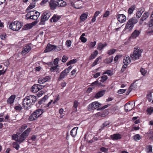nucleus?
Listing matches in <instances>:
<instances>
[{
  "mask_svg": "<svg viewBox=\"0 0 153 153\" xmlns=\"http://www.w3.org/2000/svg\"><path fill=\"white\" fill-rule=\"evenodd\" d=\"M22 23L18 21H14L11 22L9 25V28L13 31L19 30L22 27Z\"/></svg>",
  "mask_w": 153,
  "mask_h": 153,
  "instance_id": "obj_3",
  "label": "nucleus"
},
{
  "mask_svg": "<svg viewBox=\"0 0 153 153\" xmlns=\"http://www.w3.org/2000/svg\"><path fill=\"white\" fill-rule=\"evenodd\" d=\"M110 124V123L108 121H106L101 126V128L99 129V130L102 131L103 130L104 128L109 126Z\"/></svg>",
  "mask_w": 153,
  "mask_h": 153,
  "instance_id": "obj_33",
  "label": "nucleus"
},
{
  "mask_svg": "<svg viewBox=\"0 0 153 153\" xmlns=\"http://www.w3.org/2000/svg\"><path fill=\"white\" fill-rule=\"evenodd\" d=\"M79 104V103L77 101L75 100L74 102L73 107V112H76L77 111V108Z\"/></svg>",
  "mask_w": 153,
  "mask_h": 153,
  "instance_id": "obj_30",
  "label": "nucleus"
},
{
  "mask_svg": "<svg viewBox=\"0 0 153 153\" xmlns=\"http://www.w3.org/2000/svg\"><path fill=\"white\" fill-rule=\"evenodd\" d=\"M78 127H76L74 128L71 131L70 134L73 137H74L76 135L77 133V131Z\"/></svg>",
  "mask_w": 153,
  "mask_h": 153,
  "instance_id": "obj_24",
  "label": "nucleus"
},
{
  "mask_svg": "<svg viewBox=\"0 0 153 153\" xmlns=\"http://www.w3.org/2000/svg\"><path fill=\"white\" fill-rule=\"evenodd\" d=\"M27 127V126L26 124L23 125L21 126V127L19 129L20 130L22 131L26 128Z\"/></svg>",
  "mask_w": 153,
  "mask_h": 153,
  "instance_id": "obj_58",
  "label": "nucleus"
},
{
  "mask_svg": "<svg viewBox=\"0 0 153 153\" xmlns=\"http://www.w3.org/2000/svg\"><path fill=\"white\" fill-rule=\"evenodd\" d=\"M82 4L81 2H79L78 1H71V5L73 7L76 9H80L82 7L81 6Z\"/></svg>",
  "mask_w": 153,
  "mask_h": 153,
  "instance_id": "obj_8",
  "label": "nucleus"
},
{
  "mask_svg": "<svg viewBox=\"0 0 153 153\" xmlns=\"http://www.w3.org/2000/svg\"><path fill=\"white\" fill-rule=\"evenodd\" d=\"M143 51V50L140 49L139 48L135 47L133 53L130 55L131 58L134 60L139 59Z\"/></svg>",
  "mask_w": 153,
  "mask_h": 153,
  "instance_id": "obj_2",
  "label": "nucleus"
},
{
  "mask_svg": "<svg viewBox=\"0 0 153 153\" xmlns=\"http://www.w3.org/2000/svg\"><path fill=\"white\" fill-rule=\"evenodd\" d=\"M107 74L109 76H111L113 74L112 71L111 70H106L103 73V74Z\"/></svg>",
  "mask_w": 153,
  "mask_h": 153,
  "instance_id": "obj_46",
  "label": "nucleus"
},
{
  "mask_svg": "<svg viewBox=\"0 0 153 153\" xmlns=\"http://www.w3.org/2000/svg\"><path fill=\"white\" fill-rule=\"evenodd\" d=\"M31 44H28L25 45L23 49L22 53L25 55L29 52L31 49Z\"/></svg>",
  "mask_w": 153,
  "mask_h": 153,
  "instance_id": "obj_7",
  "label": "nucleus"
},
{
  "mask_svg": "<svg viewBox=\"0 0 153 153\" xmlns=\"http://www.w3.org/2000/svg\"><path fill=\"white\" fill-rule=\"evenodd\" d=\"M58 66L59 65H58L52 66L50 68V71L52 72H54Z\"/></svg>",
  "mask_w": 153,
  "mask_h": 153,
  "instance_id": "obj_49",
  "label": "nucleus"
},
{
  "mask_svg": "<svg viewBox=\"0 0 153 153\" xmlns=\"http://www.w3.org/2000/svg\"><path fill=\"white\" fill-rule=\"evenodd\" d=\"M105 91L101 90L98 91L95 95V97L96 98H98L102 96L105 94Z\"/></svg>",
  "mask_w": 153,
  "mask_h": 153,
  "instance_id": "obj_22",
  "label": "nucleus"
},
{
  "mask_svg": "<svg viewBox=\"0 0 153 153\" xmlns=\"http://www.w3.org/2000/svg\"><path fill=\"white\" fill-rule=\"evenodd\" d=\"M59 59L58 58H57L54 60L53 64L56 65H58V62L59 61Z\"/></svg>",
  "mask_w": 153,
  "mask_h": 153,
  "instance_id": "obj_61",
  "label": "nucleus"
},
{
  "mask_svg": "<svg viewBox=\"0 0 153 153\" xmlns=\"http://www.w3.org/2000/svg\"><path fill=\"white\" fill-rule=\"evenodd\" d=\"M88 14V13H84L81 15L80 19L81 21L83 22L87 19Z\"/></svg>",
  "mask_w": 153,
  "mask_h": 153,
  "instance_id": "obj_34",
  "label": "nucleus"
},
{
  "mask_svg": "<svg viewBox=\"0 0 153 153\" xmlns=\"http://www.w3.org/2000/svg\"><path fill=\"white\" fill-rule=\"evenodd\" d=\"M71 40H67L65 44L68 47H70L71 46Z\"/></svg>",
  "mask_w": 153,
  "mask_h": 153,
  "instance_id": "obj_59",
  "label": "nucleus"
},
{
  "mask_svg": "<svg viewBox=\"0 0 153 153\" xmlns=\"http://www.w3.org/2000/svg\"><path fill=\"white\" fill-rule=\"evenodd\" d=\"M6 34L5 33H2L0 34V38L2 40L6 39Z\"/></svg>",
  "mask_w": 153,
  "mask_h": 153,
  "instance_id": "obj_48",
  "label": "nucleus"
},
{
  "mask_svg": "<svg viewBox=\"0 0 153 153\" xmlns=\"http://www.w3.org/2000/svg\"><path fill=\"white\" fill-rule=\"evenodd\" d=\"M102 59L101 57L100 56H99L94 61V62L93 63L91 64V66L92 67H93L95 66L97 64L98 62L101 59Z\"/></svg>",
  "mask_w": 153,
  "mask_h": 153,
  "instance_id": "obj_41",
  "label": "nucleus"
},
{
  "mask_svg": "<svg viewBox=\"0 0 153 153\" xmlns=\"http://www.w3.org/2000/svg\"><path fill=\"white\" fill-rule=\"evenodd\" d=\"M31 102L29 101L28 96H26L24 98L22 102L23 107L25 109H27L28 107H31L30 104Z\"/></svg>",
  "mask_w": 153,
  "mask_h": 153,
  "instance_id": "obj_4",
  "label": "nucleus"
},
{
  "mask_svg": "<svg viewBox=\"0 0 153 153\" xmlns=\"http://www.w3.org/2000/svg\"><path fill=\"white\" fill-rule=\"evenodd\" d=\"M138 22L137 19L135 17H132L127 22L125 29L128 30V31L131 30L134 27V25Z\"/></svg>",
  "mask_w": 153,
  "mask_h": 153,
  "instance_id": "obj_1",
  "label": "nucleus"
},
{
  "mask_svg": "<svg viewBox=\"0 0 153 153\" xmlns=\"http://www.w3.org/2000/svg\"><path fill=\"white\" fill-rule=\"evenodd\" d=\"M140 33V31L135 30L131 34V37L133 39H135L139 35Z\"/></svg>",
  "mask_w": 153,
  "mask_h": 153,
  "instance_id": "obj_20",
  "label": "nucleus"
},
{
  "mask_svg": "<svg viewBox=\"0 0 153 153\" xmlns=\"http://www.w3.org/2000/svg\"><path fill=\"white\" fill-rule=\"evenodd\" d=\"M101 84V83L100 82H99L97 80L92 82L91 84V86H96L97 85H100Z\"/></svg>",
  "mask_w": 153,
  "mask_h": 153,
  "instance_id": "obj_52",
  "label": "nucleus"
},
{
  "mask_svg": "<svg viewBox=\"0 0 153 153\" xmlns=\"http://www.w3.org/2000/svg\"><path fill=\"white\" fill-rule=\"evenodd\" d=\"M100 150L104 153H108V148H106L104 147H102L100 148Z\"/></svg>",
  "mask_w": 153,
  "mask_h": 153,
  "instance_id": "obj_51",
  "label": "nucleus"
},
{
  "mask_svg": "<svg viewBox=\"0 0 153 153\" xmlns=\"http://www.w3.org/2000/svg\"><path fill=\"white\" fill-rule=\"evenodd\" d=\"M116 51V50L114 49H111L107 51V53L109 55H111L114 54Z\"/></svg>",
  "mask_w": 153,
  "mask_h": 153,
  "instance_id": "obj_47",
  "label": "nucleus"
},
{
  "mask_svg": "<svg viewBox=\"0 0 153 153\" xmlns=\"http://www.w3.org/2000/svg\"><path fill=\"white\" fill-rule=\"evenodd\" d=\"M107 76L105 75H104L98 78V80L102 82H104L108 79Z\"/></svg>",
  "mask_w": 153,
  "mask_h": 153,
  "instance_id": "obj_32",
  "label": "nucleus"
},
{
  "mask_svg": "<svg viewBox=\"0 0 153 153\" xmlns=\"http://www.w3.org/2000/svg\"><path fill=\"white\" fill-rule=\"evenodd\" d=\"M30 102H31L30 107L33 105L37 100L36 97L34 95H30L28 96Z\"/></svg>",
  "mask_w": 153,
  "mask_h": 153,
  "instance_id": "obj_13",
  "label": "nucleus"
},
{
  "mask_svg": "<svg viewBox=\"0 0 153 153\" xmlns=\"http://www.w3.org/2000/svg\"><path fill=\"white\" fill-rule=\"evenodd\" d=\"M100 104L98 102H95L91 103L87 107V108L89 110L96 109L100 107Z\"/></svg>",
  "mask_w": 153,
  "mask_h": 153,
  "instance_id": "obj_5",
  "label": "nucleus"
},
{
  "mask_svg": "<svg viewBox=\"0 0 153 153\" xmlns=\"http://www.w3.org/2000/svg\"><path fill=\"white\" fill-rule=\"evenodd\" d=\"M100 75V72H97L96 74H92L94 78H97Z\"/></svg>",
  "mask_w": 153,
  "mask_h": 153,
  "instance_id": "obj_62",
  "label": "nucleus"
},
{
  "mask_svg": "<svg viewBox=\"0 0 153 153\" xmlns=\"http://www.w3.org/2000/svg\"><path fill=\"white\" fill-rule=\"evenodd\" d=\"M80 39L81 42L83 43H85L87 41V39L84 37H80Z\"/></svg>",
  "mask_w": 153,
  "mask_h": 153,
  "instance_id": "obj_63",
  "label": "nucleus"
},
{
  "mask_svg": "<svg viewBox=\"0 0 153 153\" xmlns=\"http://www.w3.org/2000/svg\"><path fill=\"white\" fill-rule=\"evenodd\" d=\"M147 112L149 114H151L153 112V108L151 107L148 108L147 110Z\"/></svg>",
  "mask_w": 153,
  "mask_h": 153,
  "instance_id": "obj_57",
  "label": "nucleus"
},
{
  "mask_svg": "<svg viewBox=\"0 0 153 153\" xmlns=\"http://www.w3.org/2000/svg\"><path fill=\"white\" fill-rule=\"evenodd\" d=\"M50 79V77L47 76L45 77H41L39 78L38 80V83L40 84H42L44 82L48 81Z\"/></svg>",
  "mask_w": 153,
  "mask_h": 153,
  "instance_id": "obj_11",
  "label": "nucleus"
},
{
  "mask_svg": "<svg viewBox=\"0 0 153 153\" xmlns=\"http://www.w3.org/2000/svg\"><path fill=\"white\" fill-rule=\"evenodd\" d=\"M141 136L139 135L138 134H136L134 135L133 137V139L135 140H140L141 139Z\"/></svg>",
  "mask_w": 153,
  "mask_h": 153,
  "instance_id": "obj_50",
  "label": "nucleus"
},
{
  "mask_svg": "<svg viewBox=\"0 0 153 153\" xmlns=\"http://www.w3.org/2000/svg\"><path fill=\"white\" fill-rule=\"evenodd\" d=\"M61 18L60 16L57 14H54L52 17L50 19V21L51 22H56L59 21Z\"/></svg>",
  "mask_w": 153,
  "mask_h": 153,
  "instance_id": "obj_12",
  "label": "nucleus"
},
{
  "mask_svg": "<svg viewBox=\"0 0 153 153\" xmlns=\"http://www.w3.org/2000/svg\"><path fill=\"white\" fill-rule=\"evenodd\" d=\"M148 134H152L151 136H149V139L150 140H152L153 139V131H151L149 132Z\"/></svg>",
  "mask_w": 153,
  "mask_h": 153,
  "instance_id": "obj_64",
  "label": "nucleus"
},
{
  "mask_svg": "<svg viewBox=\"0 0 153 153\" xmlns=\"http://www.w3.org/2000/svg\"><path fill=\"white\" fill-rule=\"evenodd\" d=\"M54 51L56 52H58L61 50L63 48V46L62 45H60L58 46L54 45Z\"/></svg>",
  "mask_w": 153,
  "mask_h": 153,
  "instance_id": "obj_40",
  "label": "nucleus"
},
{
  "mask_svg": "<svg viewBox=\"0 0 153 153\" xmlns=\"http://www.w3.org/2000/svg\"><path fill=\"white\" fill-rule=\"evenodd\" d=\"M68 73L65 70L63 71L60 73L58 79V80L59 81H61L64 78L65 76L67 75Z\"/></svg>",
  "mask_w": 153,
  "mask_h": 153,
  "instance_id": "obj_16",
  "label": "nucleus"
},
{
  "mask_svg": "<svg viewBox=\"0 0 153 153\" xmlns=\"http://www.w3.org/2000/svg\"><path fill=\"white\" fill-rule=\"evenodd\" d=\"M117 19L120 22L123 23L126 20V17L123 14H118L116 15Z\"/></svg>",
  "mask_w": 153,
  "mask_h": 153,
  "instance_id": "obj_10",
  "label": "nucleus"
},
{
  "mask_svg": "<svg viewBox=\"0 0 153 153\" xmlns=\"http://www.w3.org/2000/svg\"><path fill=\"white\" fill-rule=\"evenodd\" d=\"M107 45V44L105 43L103 44L102 42H100L98 43L97 45V49L99 51H101L104 47L106 46Z\"/></svg>",
  "mask_w": 153,
  "mask_h": 153,
  "instance_id": "obj_23",
  "label": "nucleus"
},
{
  "mask_svg": "<svg viewBox=\"0 0 153 153\" xmlns=\"http://www.w3.org/2000/svg\"><path fill=\"white\" fill-rule=\"evenodd\" d=\"M40 13L37 11L35 12L34 15L32 18V19L34 20H37L40 16Z\"/></svg>",
  "mask_w": 153,
  "mask_h": 153,
  "instance_id": "obj_37",
  "label": "nucleus"
},
{
  "mask_svg": "<svg viewBox=\"0 0 153 153\" xmlns=\"http://www.w3.org/2000/svg\"><path fill=\"white\" fill-rule=\"evenodd\" d=\"M135 8L134 5H132L128 9V13L129 14H131Z\"/></svg>",
  "mask_w": 153,
  "mask_h": 153,
  "instance_id": "obj_42",
  "label": "nucleus"
},
{
  "mask_svg": "<svg viewBox=\"0 0 153 153\" xmlns=\"http://www.w3.org/2000/svg\"><path fill=\"white\" fill-rule=\"evenodd\" d=\"M54 45H52L49 43L48 44L45 50V52H49L52 50L54 51Z\"/></svg>",
  "mask_w": 153,
  "mask_h": 153,
  "instance_id": "obj_17",
  "label": "nucleus"
},
{
  "mask_svg": "<svg viewBox=\"0 0 153 153\" xmlns=\"http://www.w3.org/2000/svg\"><path fill=\"white\" fill-rule=\"evenodd\" d=\"M133 104H131V103L128 102L127 103H126L124 106V108L126 111H129L132 110V107Z\"/></svg>",
  "mask_w": 153,
  "mask_h": 153,
  "instance_id": "obj_14",
  "label": "nucleus"
},
{
  "mask_svg": "<svg viewBox=\"0 0 153 153\" xmlns=\"http://www.w3.org/2000/svg\"><path fill=\"white\" fill-rule=\"evenodd\" d=\"M123 62L126 66H127L131 62L130 57L128 56H126L123 60Z\"/></svg>",
  "mask_w": 153,
  "mask_h": 153,
  "instance_id": "obj_18",
  "label": "nucleus"
},
{
  "mask_svg": "<svg viewBox=\"0 0 153 153\" xmlns=\"http://www.w3.org/2000/svg\"><path fill=\"white\" fill-rule=\"evenodd\" d=\"M149 16V13L148 12H146L142 16L141 18L140 19V22H143L144 20H145Z\"/></svg>",
  "mask_w": 153,
  "mask_h": 153,
  "instance_id": "obj_36",
  "label": "nucleus"
},
{
  "mask_svg": "<svg viewBox=\"0 0 153 153\" xmlns=\"http://www.w3.org/2000/svg\"><path fill=\"white\" fill-rule=\"evenodd\" d=\"M110 137L113 140H117L121 138L122 135L119 133L114 134L111 135Z\"/></svg>",
  "mask_w": 153,
  "mask_h": 153,
  "instance_id": "obj_15",
  "label": "nucleus"
},
{
  "mask_svg": "<svg viewBox=\"0 0 153 153\" xmlns=\"http://www.w3.org/2000/svg\"><path fill=\"white\" fill-rule=\"evenodd\" d=\"M31 131L30 128H28L22 134L25 138L27 137Z\"/></svg>",
  "mask_w": 153,
  "mask_h": 153,
  "instance_id": "obj_28",
  "label": "nucleus"
},
{
  "mask_svg": "<svg viewBox=\"0 0 153 153\" xmlns=\"http://www.w3.org/2000/svg\"><path fill=\"white\" fill-rule=\"evenodd\" d=\"M38 118L37 115L35 114V112L33 113L29 116V120L30 121H33L36 119Z\"/></svg>",
  "mask_w": 153,
  "mask_h": 153,
  "instance_id": "obj_26",
  "label": "nucleus"
},
{
  "mask_svg": "<svg viewBox=\"0 0 153 153\" xmlns=\"http://www.w3.org/2000/svg\"><path fill=\"white\" fill-rule=\"evenodd\" d=\"M35 114L37 115L38 117H39L43 113L44 109L43 108L38 109L35 111Z\"/></svg>",
  "mask_w": 153,
  "mask_h": 153,
  "instance_id": "obj_25",
  "label": "nucleus"
},
{
  "mask_svg": "<svg viewBox=\"0 0 153 153\" xmlns=\"http://www.w3.org/2000/svg\"><path fill=\"white\" fill-rule=\"evenodd\" d=\"M17 141H16L15 142H14L13 143V148H15L17 150H18L19 149V145L18 144Z\"/></svg>",
  "mask_w": 153,
  "mask_h": 153,
  "instance_id": "obj_45",
  "label": "nucleus"
},
{
  "mask_svg": "<svg viewBox=\"0 0 153 153\" xmlns=\"http://www.w3.org/2000/svg\"><path fill=\"white\" fill-rule=\"evenodd\" d=\"M50 16V12L49 11L44 12L41 16V22H45L49 19Z\"/></svg>",
  "mask_w": 153,
  "mask_h": 153,
  "instance_id": "obj_6",
  "label": "nucleus"
},
{
  "mask_svg": "<svg viewBox=\"0 0 153 153\" xmlns=\"http://www.w3.org/2000/svg\"><path fill=\"white\" fill-rule=\"evenodd\" d=\"M25 138L21 134L19 137H18L17 142H19V143H21L23 142V141L25 140Z\"/></svg>",
  "mask_w": 153,
  "mask_h": 153,
  "instance_id": "obj_44",
  "label": "nucleus"
},
{
  "mask_svg": "<svg viewBox=\"0 0 153 153\" xmlns=\"http://www.w3.org/2000/svg\"><path fill=\"white\" fill-rule=\"evenodd\" d=\"M14 108L16 110L18 111H20L22 109V107L20 105L15 106Z\"/></svg>",
  "mask_w": 153,
  "mask_h": 153,
  "instance_id": "obj_53",
  "label": "nucleus"
},
{
  "mask_svg": "<svg viewBox=\"0 0 153 153\" xmlns=\"http://www.w3.org/2000/svg\"><path fill=\"white\" fill-rule=\"evenodd\" d=\"M12 139L13 140H14L16 141H17V140L18 138V135L16 134H13L12 136Z\"/></svg>",
  "mask_w": 153,
  "mask_h": 153,
  "instance_id": "obj_55",
  "label": "nucleus"
},
{
  "mask_svg": "<svg viewBox=\"0 0 153 153\" xmlns=\"http://www.w3.org/2000/svg\"><path fill=\"white\" fill-rule=\"evenodd\" d=\"M37 84L34 85L32 87L31 91L33 93H36L39 91Z\"/></svg>",
  "mask_w": 153,
  "mask_h": 153,
  "instance_id": "obj_35",
  "label": "nucleus"
},
{
  "mask_svg": "<svg viewBox=\"0 0 153 153\" xmlns=\"http://www.w3.org/2000/svg\"><path fill=\"white\" fill-rule=\"evenodd\" d=\"M152 146L149 145L147 146H146V150L148 153H152Z\"/></svg>",
  "mask_w": 153,
  "mask_h": 153,
  "instance_id": "obj_39",
  "label": "nucleus"
},
{
  "mask_svg": "<svg viewBox=\"0 0 153 153\" xmlns=\"http://www.w3.org/2000/svg\"><path fill=\"white\" fill-rule=\"evenodd\" d=\"M113 56L110 57L105 59L104 60V62L106 64H109L111 63L113 61Z\"/></svg>",
  "mask_w": 153,
  "mask_h": 153,
  "instance_id": "obj_38",
  "label": "nucleus"
},
{
  "mask_svg": "<svg viewBox=\"0 0 153 153\" xmlns=\"http://www.w3.org/2000/svg\"><path fill=\"white\" fill-rule=\"evenodd\" d=\"M68 58L67 56L64 55L62 57V61L63 62H65L67 61Z\"/></svg>",
  "mask_w": 153,
  "mask_h": 153,
  "instance_id": "obj_60",
  "label": "nucleus"
},
{
  "mask_svg": "<svg viewBox=\"0 0 153 153\" xmlns=\"http://www.w3.org/2000/svg\"><path fill=\"white\" fill-rule=\"evenodd\" d=\"M58 7H64L66 5V2L62 0L57 1Z\"/></svg>",
  "mask_w": 153,
  "mask_h": 153,
  "instance_id": "obj_27",
  "label": "nucleus"
},
{
  "mask_svg": "<svg viewBox=\"0 0 153 153\" xmlns=\"http://www.w3.org/2000/svg\"><path fill=\"white\" fill-rule=\"evenodd\" d=\"M110 104H107V105H104L103 107L101 108H98V109H97V110H102L104 109H105L108 107V106H110Z\"/></svg>",
  "mask_w": 153,
  "mask_h": 153,
  "instance_id": "obj_56",
  "label": "nucleus"
},
{
  "mask_svg": "<svg viewBox=\"0 0 153 153\" xmlns=\"http://www.w3.org/2000/svg\"><path fill=\"white\" fill-rule=\"evenodd\" d=\"M36 3L33 1L32 3H30L26 9V10H29L33 8L35 6Z\"/></svg>",
  "mask_w": 153,
  "mask_h": 153,
  "instance_id": "obj_43",
  "label": "nucleus"
},
{
  "mask_svg": "<svg viewBox=\"0 0 153 153\" xmlns=\"http://www.w3.org/2000/svg\"><path fill=\"white\" fill-rule=\"evenodd\" d=\"M57 1L55 0H50L49 2V6L50 9L51 10H55L58 7Z\"/></svg>",
  "mask_w": 153,
  "mask_h": 153,
  "instance_id": "obj_9",
  "label": "nucleus"
},
{
  "mask_svg": "<svg viewBox=\"0 0 153 153\" xmlns=\"http://www.w3.org/2000/svg\"><path fill=\"white\" fill-rule=\"evenodd\" d=\"M98 51L96 50L94 51L90 55L89 60H91L94 59L98 55Z\"/></svg>",
  "mask_w": 153,
  "mask_h": 153,
  "instance_id": "obj_29",
  "label": "nucleus"
},
{
  "mask_svg": "<svg viewBox=\"0 0 153 153\" xmlns=\"http://www.w3.org/2000/svg\"><path fill=\"white\" fill-rule=\"evenodd\" d=\"M60 99L59 96V95H58L56 96L55 97L54 99V101L53 102V104H55L56 102L58 101Z\"/></svg>",
  "mask_w": 153,
  "mask_h": 153,
  "instance_id": "obj_54",
  "label": "nucleus"
},
{
  "mask_svg": "<svg viewBox=\"0 0 153 153\" xmlns=\"http://www.w3.org/2000/svg\"><path fill=\"white\" fill-rule=\"evenodd\" d=\"M36 10H32L28 12L26 15V16L27 19H32V18L34 15L35 12Z\"/></svg>",
  "mask_w": 153,
  "mask_h": 153,
  "instance_id": "obj_19",
  "label": "nucleus"
},
{
  "mask_svg": "<svg viewBox=\"0 0 153 153\" xmlns=\"http://www.w3.org/2000/svg\"><path fill=\"white\" fill-rule=\"evenodd\" d=\"M16 96L14 95H11L7 100V102L8 103L12 105L14 102Z\"/></svg>",
  "mask_w": 153,
  "mask_h": 153,
  "instance_id": "obj_21",
  "label": "nucleus"
},
{
  "mask_svg": "<svg viewBox=\"0 0 153 153\" xmlns=\"http://www.w3.org/2000/svg\"><path fill=\"white\" fill-rule=\"evenodd\" d=\"M144 11V10L142 8L140 9L139 10V11H138L136 13V16L137 18V19L139 18Z\"/></svg>",
  "mask_w": 153,
  "mask_h": 153,
  "instance_id": "obj_31",
  "label": "nucleus"
}]
</instances>
